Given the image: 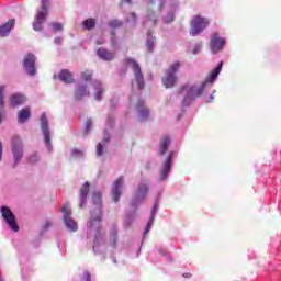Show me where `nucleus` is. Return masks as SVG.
<instances>
[{
    "label": "nucleus",
    "mask_w": 281,
    "mask_h": 281,
    "mask_svg": "<svg viewBox=\"0 0 281 281\" xmlns=\"http://www.w3.org/2000/svg\"><path fill=\"white\" fill-rule=\"evenodd\" d=\"M16 20L11 19L7 23L0 26V36H8L10 32H12V27H14Z\"/></svg>",
    "instance_id": "obj_16"
},
{
    "label": "nucleus",
    "mask_w": 281,
    "mask_h": 281,
    "mask_svg": "<svg viewBox=\"0 0 281 281\" xmlns=\"http://www.w3.org/2000/svg\"><path fill=\"white\" fill-rule=\"evenodd\" d=\"M97 45H104V40L97 41Z\"/></svg>",
    "instance_id": "obj_46"
},
{
    "label": "nucleus",
    "mask_w": 281,
    "mask_h": 281,
    "mask_svg": "<svg viewBox=\"0 0 281 281\" xmlns=\"http://www.w3.org/2000/svg\"><path fill=\"white\" fill-rule=\"evenodd\" d=\"M159 206V204L156 202L154 203V206L151 209V215L150 218L154 220L155 218V213L157 212V207Z\"/></svg>",
    "instance_id": "obj_38"
},
{
    "label": "nucleus",
    "mask_w": 281,
    "mask_h": 281,
    "mask_svg": "<svg viewBox=\"0 0 281 281\" xmlns=\"http://www.w3.org/2000/svg\"><path fill=\"white\" fill-rule=\"evenodd\" d=\"M181 68V61H176L171 64L165 76L161 78V82L166 89H172L175 87V82H177V71Z\"/></svg>",
    "instance_id": "obj_2"
},
{
    "label": "nucleus",
    "mask_w": 281,
    "mask_h": 281,
    "mask_svg": "<svg viewBox=\"0 0 281 281\" xmlns=\"http://www.w3.org/2000/svg\"><path fill=\"white\" fill-rule=\"evenodd\" d=\"M54 32H63V25L59 22L52 23Z\"/></svg>",
    "instance_id": "obj_31"
},
{
    "label": "nucleus",
    "mask_w": 281,
    "mask_h": 281,
    "mask_svg": "<svg viewBox=\"0 0 281 281\" xmlns=\"http://www.w3.org/2000/svg\"><path fill=\"white\" fill-rule=\"evenodd\" d=\"M36 161H38V154H33L29 157L30 164H36Z\"/></svg>",
    "instance_id": "obj_36"
},
{
    "label": "nucleus",
    "mask_w": 281,
    "mask_h": 281,
    "mask_svg": "<svg viewBox=\"0 0 281 281\" xmlns=\"http://www.w3.org/2000/svg\"><path fill=\"white\" fill-rule=\"evenodd\" d=\"M131 16L137 19V15L135 13H132Z\"/></svg>",
    "instance_id": "obj_51"
},
{
    "label": "nucleus",
    "mask_w": 281,
    "mask_h": 281,
    "mask_svg": "<svg viewBox=\"0 0 281 281\" xmlns=\"http://www.w3.org/2000/svg\"><path fill=\"white\" fill-rule=\"evenodd\" d=\"M153 218H149V221L147 222V225L144 231V236H148V232H150V228L153 227Z\"/></svg>",
    "instance_id": "obj_32"
},
{
    "label": "nucleus",
    "mask_w": 281,
    "mask_h": 281,
    "mask_svg": "<svg viewBox=\"0 0 281 281\" xmlns=\"http://www.w3.org/2000/svg\"><path fill=\"white\" fill-rule=\"evenodd\" d=\"M83 281H91V272L89 270H86L82 276Z\"/></svg>",
    "instance_id": "obj_37"
},
{
    "label": "nucleus",
    "mask_w": 281,
    "mask_h": 281,
    "mask_svg": "<svg viewBox=\"0 0 281 281\" xmlns=\"http://www.w3.org/2000/svg\"><path fill=\"white\" fill-rule=\"evenodd\" d=\"M122 186H124V177L120 176L112 186V199L114 203L120 202V198L122 196Z\"/></svg>",
    "instance_id": "obj_13"
},
{
    "label": "nucleus",
    "mask_w": 281,
    "mask_h": 281,
    "mask_svg": "<svg viewBox=\"0 0 281 281\" xmlns=\"http://www.w3.org/2000/svg\"><path fill=\"white\" fill-rule=\"evenodd\" d=\"M46 19H47V11H40L35 16V21H37L38 23H45Z\"/></svg>",
    "instance_id": "obj_28"
},
{
    "label": "nucleus",
    "mask_w": 281,
    "mask_h": 281,
    "mask_svg": "<svg viewBox=\"0 0 281 281\" xmlns=\"http://www.w3.org/2000/svg\"><path fill=\"white\" fill-rule=\"evenodd\" d=\"M153 5H155V2L154 1H150L149 2V9H148V12H147V16L150 19V16L153 15V12H150V9L153 8Z\"/></svg>",
    "instance_id": "obj_40"
},
{
    "label": "nucleus",
    "mask_w": 281,
    "mask_h": 281,
    "mask_svg": "<svg viewBox=\"0 0 281 281\" xmlns=\"http://www.w3.org/2000/svg\"><path fill=\"white\" fill-rule=\"evenodd\" d=\"M225 38L218 36V33H213L211 36L210 47L213 54H218V52H223L225 47Z\"/></svg>",
    "instance_id": "obj_12"
},
{
    "label": "nucleus",
    "mask_w": 281,
    "mask_h": 281,
    "mask_svg": "<svg viewBox=\"0 0 281 281\" xmlns=\"http://www.w3.org/2000/svg\"><path fill=\"white\" fill-rule=\"evenodd\" d=\"M94 99L100 102L102 100V95H104V87H102V82L94 81Z\"/></svg>",
    "instance_id": "obj_20"
},
{
    "label": "nucleus",
    "mask_w": 281,
    "mask_h": 281,
    "mask_svg": "<svg viewBox=\"0 0 281 281\" xmlns=\"http://www.w3.org/2000/svg\"><path fill=\"white\" fill-rule=\"evenodd\" d=\"M207 87V82H203L201 87L192 86L188 89V93L184 97L183 104L184 106H188L190 104V101L196 100V98H201L203 95V91H205V88Z\"/></svg>",
    "instance_id": "obj_5"
},
{
    "label": "nucleus",
    "mask_w": 281,
    "mask_h": 281,
    "mask_svg": "<svg viewBox=\"0 0 281 281\" xmlns=\"http://www.w3.org/2000/svg\"><path fill=\"white\" fill-rule=\"evenodd\" d=\"M97 55L99 56V58H101L102 60H113V58H115V54H113L112 52L105 49V48H99L97 50Z\"/></svg>",
    "instance_id": "obj_22"
},
{
    "label": "nucleus",
    "mask_w": 281,
    "mask_h": 281,
    "mask_svg": "<svg viewBox=\"0 0 281 281\" xmlns=\"http://www.w3.org/2000/svg\"><path fill=\"white\" fill-rule=\"evenodd\" d=\"M147 194H148V184L147 183H140L138 186L136 194H135L136 203H142V201H144V199H146Z\"/></svg>",
    "instance_id": "obj_14"
},
{
    "label": "nucleus",
    "mask_w": 281,
    "mask_h": 281,
    "mask_svg": "<svg viewBox=\"0 0 281 281\" xmlns=\"http://www.w3.org/2000/svg\"><path fill=\"white\" fill-rule=\"evenodd\" d=\"M125 63L126 65L132 67L135 76V81L138 85V89H144V75L142 74V68L139 67V64L133 58H126Z\"/></svg>",
    "instance_id": "obj_6"
},
{
    "label": "nucleus",
    "mask_w": 281,
    "mask_h": 281,
    "mask_svg": "<svg viewBox=\"0 0 281 281\" xmlns=\"http://www.w3.org/2000/svg\"><path fill=\"white\" fill-rule=\"evenodd\" d=\"M122 25H124L122 20H111L109 22V26L112 27L113 30H117V27H122Z\"/></svg>",
    "instance_id": "obj_29"
},
{
    "label": "nucleus",
    "mask_w": 281,
    "mask_h": 281,
    "mask_svg": "<svg viewBox=\"0 0 281 281\" xmlns=\"http://www.w3.org/2000/svg\"><path fill=\"white\" fill-rule=\"evenodd\" d=\"M1 215L4 218L5 223L9 225L10 229L13 232H19V225L16 224V216H14V213H12V210L8 206H2Z\"/></svg>",
    "instance_id": "obj_8"
},
{
    "label": "nucleus",
    "mask_w": 281,
    "mask_h": 281,
    "mask_svg": "<svg viewBox=\"0 0 281 281\" xmlns=\"http://www.w3.org/2000/svg\"><path fill=\"white\" fill-rule=\"evenodd\" d=\"M81 78L82 80H85L86 82H89V80H91L93 78V72L86 70L81 74Z\"/></svg>",
    "instance_id": "obj_30"
},
{
    "label": "nucleus",
    "mask_w": 281,
    "mask_h": 281,
    "mask_svg": "<svg viewBox=\"0 0 281 281\" xmlns=\"http://www.w3.org/2000/svg\"><path fill=\"white\" fill-rule=\"evenodd\" d=\"M89 190H91V183L86 182L80 189V203L79 207H85V203L87 202V196L89 194Z\"/></svg>",
    "instance_id": "obj_15"
},
{
    "label": "nucleus",
    "mask_w": 281,
    "mask_h": 281,
    "mask_svg": "<svg viewBox=\"0 0 281 281\" xmlns=\"http://www.w3.org/2000/svg\"><path fill=\"white\" fill-rule=\"evenodd\" d=\"M92 203L97 205V207L91 212L90 221L88 223L89 229L97 231L95 234V240H99L100 238V229H102V216H104V213L102 212V193L94 192L92 194Z\"/></svg>",
    "instance_id": "obj_1"
},
{
    "label": "nucleus",
    "mask_w": 281,
    "mask_h": 281,
    "mask_svg": "<svg viewBox=\"0 0 281 281\" xmlns=\"http://www.w3.org/2000/svg\"><path fill=\"white\" fill-rule=\"evenodd\" d=\"M85 30H93L95 27V19L89 18L82 22Z\"/></svg>",
    "instance_id": "obj_26"
},
{
    "label": "nucleus",
    "mask_w": 281,
    "mask_h": 281,
    "mask_svg": "<svg viewBox=\"0 0 281 281\" xmlns=\"http://www.w3.org/2000/svg\"><path fill=\"white\" fill-rule=\"evenodd\" d=\"M182 276H183V278H190L192 276V273L187 272V273H183Z\"/></svg>",
    "instance_id": "obj_47"
},
{
    "label": "nucleus",
    "mask_w": 281,
    "mask_h": 281,
    "mask_svg": "<svg viewBox=\"0 0 281 281\" xmlns=\"http://www.w3.org/2000/svg\"><path fill=\"white\" fill-rule=\"evenodd\" d=\"M136 109L140 117H143V120H146V117L150 115V111L148 110V108H146V105L144 104V101H137Z\"/></svg>",
    "instance_id": "obj_24"
},
{
    "label": "nucleus",
    "mask_w": 281,
    "mask_h": 281,
    "mask_svg": "<svg viewBox=\"0 0 281 281\" xmlns=\"http://www.w3.org/2000/svg\"><path fill=\"white\" fill-rule=\"evenodd\" d=\"M113 122H114L113 119H112V117H109V123H110V124H113Z\"/></svg>",
    "instance_id": "obj_50"
},
{
    "label": "nucleus",
    "mask_w": 281,
    "mask_h": 281,
    "mask_svg": "<svg viewBox=\"0 0 281 281\" xmlns=\"http://www.w3.org/2000/svg\"><path fill=\"white\" fill-rule=\"evenodd\" d=\"M3 157V143L0 142V161Z\"/></svg>",
    "instance_id": "obj_41"
},
{
    "label": "nucleus",
    "mask_w": 281,
    "mask_h": 281,
    "mask_svg": "<svg viewBox=\"0 0 281 281\" xmlns=\"http://www.w3.org/2000/svg\"><path fill=\"white\" fill-rule=\"evenodd\" d=\"M97 155L98 157H102V155H104V147L102 146V143L97 145Z\"/></svg>",
    "instance_id": "obj_34"
},
{
    "label": "nucleus",
    "mask_w": 281,
    "mask_h": 281,
    "mask_svg": "<svg viewBox=\"0 0 281 281\" xmlns=\"http://www.w3.org/2000/svg\"><path fill=\"white\" fill-rule=\"evenodd\" d=\"M59 212L64 214L63 221L66 227L70 229V232H78V224L71 218V210H69L67 206H63L59 209Z\"/></svg>",
    "instance_id": "obj_9"
},
{
    "label": "nucleus",
    "mask_w": 281,
    "mask_h": 281,
    "mask_svg": "<svg viewBox=\"0 0 281 281\" xmlns=\"http://www.w3.org/2000/svg\"><path fill=\"white\" fill-rule=\"evenodd\" d=\"M125 1H126V3H131L132 0H125Z\"/></svg>",
    "instance_id": "obj_53"
},
{
    "label": "nucleus",
    "mask_w": 281,
    "mask_h": 281,
    "mask_svg": "<svg viewBox=\"0 0 281 281\" xmlns=\"http://www.w3.org/2000/svg\"><path fill=\"white\" fill-rule=\"evenodd\" d=\"M196 49H201V45L195 46V49L193 50V54H196Z\"/></svg>",
    "instance_id": "obj_48"
},
{
    "label": "nucleus",
    "mask_w": 281,
    "mask_h": 281,
    "mask_svg": "<svg viewBox=\"0 0 281 281\" xmlns=\"http://www.w3.org/2000/svg\"><path fill=\"white\" fill-rule=\"evenodd\" d=\"M210 98H211V101L214 100V95H211Z\"/></svg>",
    "instance_id": "obj_54"
},
{
    "label": "nucleus",
    "mask_w": 281,
    "mask_h": 281,
    "mask_svg": "<svg viewBox=\"0 0 281 281\" xmlns=\"http://www.w3.org/2000/svg\"><path fill=\"white\" fill-rule=\"evenodd\" d=\"M58 78L61 82H66V85H74V76L68 69H63L59 72Z\"/></svg>",
    "instance_id": "obj_18"
},
{
    "label": "nucleus",
    "mask_w": 281,
    "mask_h": 281,
    "mask_svg": "<svg viewBox=\"0 0 281 281\" xmlns=\"http://www.w3.org/2000/svg\"><path fill=\"white\" fill-rule=\"evenodd\" d=\"M173 157H175V151H170L167 158L165 159L162 164V168L160 170L161 181H166V179L170 176V170H172Z\"/></svg>",
    "instance_id": "obj_11"
},
{
    "label": "nucleus",
    "mask_w": 281,
    "mask_h": 281,
    "mask_svg": "<svg viewBox=\"0 0 281 281\" xmlns=\"http://www.w3.org/2000/svg\"><path fill=\"white\" fill-rule=\"evenodd\" d=\"M41 130H42V133L44 135L45 145L50 150L52 149V136H50V133H49L47 114H45V113H43L41 115Z\"/></svg>",
    "instance_id": "obj_10"
},
{
    "label": "nucleus",
    "mask_w": 281,
    "mask_h": 281,
    "mask_svg": "<svg viewBox=\"0 0 281 281\" xmlns=\"http://www.w3.org/2000/svg\"><path fill=\"white\" fill-rule=\"evenodd\" d=\"M109 139H111L109 134L104 135V138H103L104 144H109Z\"/></svg>",
    "instance_id": "obj_43"
},
{
    "label": "nucleus",
    "mask_w": 281,
    "mask_h": 281,
    "mask_svg": "<svg viewBox=\"0 0 281 281\" xmlns=\"http://www.w3.org/2000/svg\"><path fill=\"white\" fill-rule=\"evenodd\" d=\"M33 29L35 30V32H41V30H43V22H38L35 20V22L33 23Z\"/></svg>",
    "instance_id": "obj_33"
},
{
    "label": "nucleus",
    "mask_w": 281,
    "mask_h": 281,
    "mask_svg": "<svg viewBox=\"0 0 281 281\" xmlns=\"http://www.w3.org/2000/svg\"><path fill=\"white\" fill-rule=\"evenodd\" d=\"M50 226H52V223H49V222L45 223V227H50Z\"/></svg>",
    "instance_id": "obj_49"
},
{
    "label": "nucleus",
    "mask_w": 281,
    "mask_h": 281,
    "mask_svg": "<svg viewBox=\"0 0 281 281\" xmlns=\"http://www.w3.org/2000/svg\"><path fill=\"white\" fill-rule=\"evenodd\" d=\"M11 151L14 159L13 168H16L19 161L23 159L24 155L23 140L20 136L14 135L11 137Z\"/></svg>",
    "instance_id": "obj_4"
},
{
    "label": "nucleus",
    "mask_w": 281,
    "mask_h": 281,
    "mask_svg": "<svg viewBox=\"0 0 281 281\" xmlns=\"http://www.w3.org/2000/svg\"><path fill=\"white\" fill-rule=\"evenodd\" d=\"M155 41H156V38L154 36H151L150 34H148L146 47L149 53H153V50L155 49Z\"/></svg>",
    "instance_id": "obj_27"
},
{
    "label": "nucleus",
    "mask_w": 281,
    "mask_h": 281,
    "mask_svg": "<svg viewBox=\"0 0 281 281\" xmlns=\"http://www.w3.org/2000/svg\"><path fill=\"white\" fill-rule=\"evenodd\" d=\"M171 143H172V139L170 138V136H162L160 138L159 155L161 156L166 155V150H168V146H170Z\"/></svg>",
    "instance_id": "obj_25"
},
{
    "label": "nucleus",
    "mask_w": 281,
    "mask_h": 281,
    "mask_svg": "<svg viewBox=\"0 0 281 281\" xmlns=\"http://www.w3.org/2000/svg\"><path fill=\"white\" fill-rule=\"evenodd\" d=\"M42 9H43L44 12H48L49 0H42Z\"/></svg>",
    "instance_id": "obj_35"
},
{
    "label": "nucleus",
    "mask_w": 281,
    "mask_h": 281,
    "mask_svg": "<svg viewBox=\"0 0 281 281\" xmlns=\"http://www.w3.org/2000/svg\"><path fill=\"white\" fill-rule=\"evenodd\" d=\"M10 104L12 106H20L21 104H25V95L16 93V94H12L10 97Z\"/></svg>",
    "instance_id": "obj_21"
},
{
    "label": "nucleus",
    "mask_w": 281,
    "mask_h": 281,
    "mask_svg": "<svg viewBox=\"0 0 281 281\" xmlns=\"http://www.w3.org/2000/svg\"><path fill=\"white\" fill-rule=\"evenodd\" d=\"M172 21H175V14L173 13H169L166 18L165 23H172Z\"/></svg>",
    "instance_id": "obj_39"
},
{
    "label": "nucleus",
    "mask_w": 281,
    "mask_h": 281,
    "mask_svg": "<svg viewBox=\"0 0 281 281\" xmlns=\"http://www.w3.org/2000/svg\"><path fill=\"white\" fill-rule=\"evenodd\" d=\"M221 69H223V61H220V64L217 65V67L215 69H213L206 78V85L209 82H214V80H216V78H218V74H221Z\"/></svg>",
    "instance_id": "obj_19"
},
{
    "label": "nucleus",
    "mask_w": 281,
    "mask_h": 281,
    "mask_svg": "<svg viewBox=\"0 0 281 281\" xmlns=\"http://www.w3.org/2000/svg\"><path fill=\"white\" fill-rule=\"evenodd\" d=\"M89 95V89L87 86H79L75 90V100H82V98H87Z\"/></svg>",
    "instance_id": "obj_23"
},
{
    "label": "nucleus",
    "mask_w": 281,
    "mask_h": 281,
    "mask_svg": "<svg viewBox=\"0 0 281 281\" xmlns=\"http://www.w3.org/2000/svg\"><path fill=\"white\" fill-rule=\"evenodd\" d=\"M54 41L57 45H60V43H63V37H56Z\"/></svg>",
    "instance_id": "obj_42"
},
{
    "label": "nucleus",
    "mask_w": 281,
    "mask_h": 281,
    "mask_svg": "<svg viewBox=\"0 0 281 281\" xmlns=\"http://www.w3.org/2000/svg\"><path fill=\"white\" fill-rule=\"evenodd\" d=\"M30 117H32V112L30 108H24L18 112V122L20 124H25V122H27Z\"/></svg>",
    "instance_id": "obj_17"
},
{
    "label": "nucleus",
    "mask_w": 281,
    "mask_h": 281,
    "mask_svg": "<svg viewBox=\"0 0 281 281\" xmlns=\"http://www.w3.org/2000/svg\"><path fill=\"white\" fill-rule=\"evenodd\" d=\"M210 25V20L201 15H194L190 22V36H199Z\"/></svg>",
    "instance_id": "obj_3"
},
{
    "label": "nucleus",
    "mask_w": 281,
    "mask_h": 281,
    "mask_svg": "<svg viewBox=\"0 0 281 281\" xmlns=\"http://www.w3.org/2000/svg\"><path fill=\"white\" fill-rule=\"evenodd\" d=\"M91 120H88L87 123H86V128L87 131H89V128H91Z\"/></svg>",
    "instance_id": "obj_44"
},
{
    "label": "nucleus",
    "mask_w": 281,
    "mask_h": 281,
    "mask_svg": "<svg viewBox=\"0 0 281 281\" xmlns=\"http://www.w3.org/2000/svg\"><path fill=\"white\" fill-rule=\"evenodd\" d=\"M22 66L27 76H36V56L32 53H27L22 61Z\"/></svg>",
    "instance_id": "obj_7"
},
{
    "label": "nucleus",
    "mask_w": 281,
    "mask_h": 281,
    "mask_svg": "<svg viewBox=\"0 0 281 281\" xmlns=\"http://www.w3.org/2000/svg\"><path fill=\"white\" fill-rule=\"evenodd\" d=\"M112 236H113L114 240H116V239H117V232L114 231V232L112 233Z\"/></svg>",
    "instance_id": "obj_45"
},
{
    "label": "nucleus",
    "mask_w": 281,
    "mask_h": 281,
    "mask_svg": "<svg viewBox=\"0 0 281 281\" xmlns=\"http://www.w3.org/2000/svg\"><path fill=\"white\" fill-rule=\"evenodd\" d=\"M111 34H112V36H115V31H112Z\"/></svg>",
    "instance_id": "obj_52"
}]
</instances>
